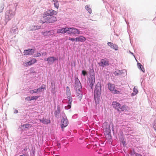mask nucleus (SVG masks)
Returning a JSON list of instances; mask_svg holds the SVG:
<instances>
[{
  "instance_id": "nucleus-13",
  "label": "nucleus",
  "mask_w": 156,
  "mask_h": 156,
  "mask_svg": "<svg viewBox=\"0 0 156 156\" xmlns=\"http://www.w3.org/2000/svg\"><path fill=\"white\" fill-rule=\"evenodd\" d=\"M69 29L68 27L58 29L57 30V32L59 33L64 34L67 32L68 33Z\"/></svg>"
},
{
  "instance_id": "nucleus-21",
  "label": "nucleus",
  "mask_w": 156,
  "mask_h": 156,
  "mask_svg": "<svg viewBox=\"0 0 156 156\" xmlns=\"http://www.w3.org/2000/svg\"><path fill=\"white\" fill-rule=\"evenodd\" d=\"M101 63L102 65H103L104 66H108L109 65L108 61L104 59H102Z\"/></svg>"
},
{
  "instance_id": "nucleus-26",
  "label": "nucleus",
  "mask_w": 156,
  "mask_h": 156,
  "mask_svg": "<svg viewBox=\"0 0 156 156\" xmlns=\"http://www.w3.org/2000/svg\"><path fill=\"white\" fill-rule=\"evenodd\" d=\"M32 126L30 124H24L22 126L23 128H28L31 127Z\"/></svg>"
},
{
  "instance_id": "nucleus-1",
  "label": "nucleus",
  "mask_w": 156,
  "mask_h": 156,
  "mask_svg": "<svg viewBox=\"0 0 156 156\" xmlns=\"http://www.w3.org/2000/svg\"><path fill=\"white\" fill-rule=\"evenodd\" d=\"M75 89L76 90V94L78 98L80 100L82 96V93L81 91L82 86L81 83L77 78L75 80Z\"/></svg>"
},
{
  "instance_id": "nucleus-12",
  "label": "nucleus",
  "mask_w": 156,
  "mask_h": 156,
  "mask_svg": "<svg viewBox=\"0 0 156 156\" xmlns=\"http://www.w3.org/2000/svg\"><path fill=\"white\" fill-rule=\"evenodd\" d=\"M108 46L114 49L115 50H118V47L117 45L115 44H113L111 42H108L107 43Z\"/></svg>"
},
{
  "instance_id": "nucleus-27",
  "label": "nucleus",
  "mask_w": 156,
  "mask_h": 156,
  "mask_svg": "<svg viewBox=\"0 0 156 156\" xmlns=\"http://www.w3.org/2000/svg\"><path fill=\"white\" fill-rule=\"evenodd\" d=\"M54 7L56 8L57 9H58L59 7V3L58 1L56 2H54Z\"/></svg>"
},
{
  "instance_id": "nucleus-41",
  "label": "nucleus",
  "mask_w": 156,
  "mask_h": 156,
  "mask_svg": "<svg viewBox=\"0 0 156 156\" xmlns=\"http://www.w3.org/2000/svg\"><path fill=\"white\" fill-rule=\"evenodd\" d=\"M136 156H142V155L139 154L137 153L136 154Z\"/></svg>"
},
{
  "instance_id": "nucleus-34",
  "label": "nucleus",
  "mask_w": 156,
  "mask_h": 156,
  "mask_svg": "<svg viewBox=\"0 0 156 156\" xmlns=\"http://www.w3.org/2000/svg\"><path fill=\"white\" fill-rule=\"evenodd\" d=\"M40 27V26H34V29L35 30H37L39 29Z\"/></svg>"
},
{
  "instance_id": "nucleus-32",
  "label": "nucleus",
  "mask_w": 156,
  "mask_h": 156,
  "mask_svg": "<svg viewBox=\"0 0 156 156\" xmlns=\"http://www.w3.org/2000/svg\"><path fill=\"white\" fill-rule=\"evenodd\" d=\"M30 93L31 94L37 93V90H31L30 91Z\"/></svg>"
},
{
  "instance_id": "nucleus-44",
  "label": "nucleus",
  "mask_w": 156,
  "mask_h": 156,
  "mask_svg": "<svg viewBox=\"0 0 156 156\" xmlns=\"http://www.w3.org/2000/svg\"><path fill=\"white\" fill-rule=\"evenodd\" d=\"M58 1L57 0H53V2H56V1Z\"/></svg>"
},
{
  "instance_id": "nucleus-31",
  "label": "nucleus",
  "mask_w": 156,
  "mask_h": 156,
  "mask_svg": "<svg viewBox=\"0 0 156 156\" xmlns=\"http://www.w3.org/2000/svg\"><path fill=\"white\" fill-rule=\"evenodd\" d=\"M133 92L134 93V94L135 95L138 92L137 89L135 87H134L133 88Z\"/></svg>"
},
{
  "instance_id": "nucleus-29",
  "label": "nucleus",
  "mask_w": 156,
  "mask_h": 156,
  "mask_svg": "<svg viewBox=\"0 0 156 156\" xmlns=\"http://www.w3.org/2000/svg\"><path fill=\"white\" fill-rule=\"evenodd\" d=\"M39 96H32L31 97V101L32 100H36L38 98Z\"/></svg>"
},
{
  "instance_id": "nucleus-33",
  "label": "nucleus",
  "mask_w": 156,
  "mask_h": 156,
  "mask_svg": "<svg viewBox=\"0 0 156 156\" xmlns=\"http://www.w3.org/2000/svg\"><path fill=\"white\" fill-rule=\"evenodd\" d=\"M49 33H48V36H52L53 34L54 33L53 31H48Z\"/></svg>"
},
{
  "instance_id": "nucleus-5",
  "label": "nucleus",
  "mask_w": 156,
  "mask_h": 156,
  "mask_svg": "<svg viewBox=\"0 0 156 156\" xmlns=\"http://www.w3.org/2000/svg\"><path fill=\"white\" fill-rule=\"evenodd\" d=\"M68 34L71 35H77L80 34V31L76 28L73 27L68 28Z\"/></svg>"
},
{
  "instance_id": "nucleus-36",
  "label": "nucleus",
  "mask_w": 156,
  "mask_h": 156,
  "mask_svg": "<svg viewBox=\"0 0 156 156\" xmlns=\"http://www.w3.org/2000/svg\"><path fill=\"white\" fill-rule=\"evenodd\" d=\"M87 74V72L84 70H83L82 71V74L84 76H85Z\"/></svg>"
},
{
  "instance_id": "nucleus-16",
  "label": "nucleus",
  "mask_w": 156,
  "mask_h": 156,
  "mask_svg": "<svg viewBox=\"0 0 156 156\" xmlns=\"http://www.w3.org/2000/svg\"><path fill=\"white\" fill-rule=\"evenodd\" d=\"M37 62V60L36 59L33 58L30 61L26 62L25 63V64L26 66H29L32 65V64L35 63Z\"/></svg>"
},
{
  "instance_id": "nucleus-19",
  "label": "nucleus",
  "mask_w": 156,
  "mask_h": 156,
  "mask_svg": "<svg viewBox=\"0 0 156 156\" xmlns=\"http://www.w3.org/2000/svg\"><path fill=\"white\" fill-rule=\"evenodd\" d=\"M39 120L40 122H42L44 124H48L50 123V120L49 119H46L43 118L42 119H40Z\"/></svg>"
},
{
  "instance_id": "nucleus-17",
  "label": "nucleus",
  "mask_w": 156,
  "mask_h": 156,
  "mask_svg": "<svg viewBox=\"0 0 156 156\" xmlns=\"http://www.w3.org/2000/svg\"><path fill=\"white\" fill-rule=\"evenodd\" d=\"M129 108L126 105H123L119 109L118 112H121L122 111H126L129 110Z\"/></svg>"
},
{
  "instance_id": "nucleus-9",
  "label": "nucleus",
  "mask_w": 156,
  "mask_h": 156,
  "mask_svg": "<svg viewBox=\"0 0 156 156\" xmlns=\"http://www.w3.org/2000/svg\"><path fill=\"white\" fill-rule=\"evenodd\" d=\"M68 124V121L66 118H63L61 120V126L62 128L66 127Z\"/></svg>"
},
{
  "instance_id": "nucleus-4",
  "label": "nucleus",
  "mask_w": 156,
  "mask_h": 156,
  "mask_svg": "<svg viewBox=\"0 0 156 156\" xmlns=\"http://www.w3.org/2000/svg\"><path fill=\"white\" fill-rule=\"evenodd\" d=\"M90 75L89 80V83L90 84V87L92 88L93 85L95 81L94 73V70H90Z\"/></svg>"
},
{
  "instance_id": "nucleus-38",
  "label": "nucleus",
  "mask_w": 156,
  "mask_h": 156,
  "mask_svg": "<svg viewBox=\"0 0 156 156\" xmlns=\"http://www.w3.org/2000/svg\"><path fill=\"white\" fill-rule=\"evenodd\" d=\"M69 40H70L72 41H75V38H71L69 37Z\"/></svg>"
},
{
  "instance_id": "nucleus-11",
  "label": "nucleus",
  "mask_w": 156,
  "mask_h": 156,
  "mask_svg": "<svg viewBox=\"0 0 156 156\" xmlns=\"http://www.w3.org/2000/svg\"><path fill=\"white\" fill-rule=\"evenodd\" d=\"M34 51V49H28L27 50H25L23 52L24 55H30L33 54Z\"/></svg>"
},
{
  "instance_id": "nucleus-35",
  "label": "nucleus",
  "mask_w": 156,
  "mask_h": 156,
  "mask_svg": "<svg viewBox=\"0 0 156 156\" xmlns=\"http://www.w3.org/2000/svg\"><path fill=\"white\" fill-rule=\"evenodd\" d=\"M66 91L68 93H70V90L69 88V87L67 86L66 87Z\"/></svg>"
},
{
  "instance_id": "nucleus-2",
  "label": "nucleus",
  "mask_w": 156,
  "mask_h": 156,
  "mask_svg": "<svg viewBox=\"0 0 156 156\" xmlns=\"http://www.w3.org/2000/svg\"><path fill=\"white\" fill-rule=\"evenodd\" d=\"M56 17L53 16H43L41 18L40 22L42 23H44L45 22L47 23H51L56 21Z\"/></svg>"
},
{
  "instance_id": "nucleus-37",
  "label": "nucleus",
  "mask_w": 156,
  "mask_h": 156,
  "mask_svg": "<svg viewBox=\"0 0 156 156\" xmlns=\"http://www.w3.org/2000/svg\"><path fill=\"white\" fill-rule=\"evenodd\" d=\"M25 100L27 101H31V97H28L26 98Z\"/></svg>"
},
{
  "instance_id": "nucleus-24",
  "label": "nucleus",
  "mask_w": 156,
  "mask_h": 156,
  "mask_svg": "<svg viewBox=\"0 0 156 156\" xmlns=\"http://www.w3.org/2000/svg\"><path fill=\"white\" fill-rule=\"evenodd\" d=\"M114 74L115 76H119L122 74V72L120 70H117L114 72Z\"/></svg>"
},
{
  "instance_id": "nucleus-25",
  "label": "nucleus",
  "mask_w": 156,
  "mask_h": 156,
  "mask_svg": "<svg viewBox=\"0 0 156 156\" xmlns=\"http://www.w3.org/2000/svg\"><path fill=\"white\" fill-rule=\"evenodd\" d=\"M60 112V110L59 108H57V110H56L55 113V115L56 116L58 115Z\"/></svg>"
},
{
  "instance_id": "nucleus-8",
  "label": "nucleus",
  "mask_w": 156,
  "mask_h": 156,
  "mask_svg": "<svg viewBox=\"0 0 156 156\" xmlns=\"http://www.w3.org/2000/svg\"><path fill=\"white\" fill-rule=\"evenodd\" d=\"M103 127L104 129V133H111V129L110 126L107 124L106 122L103 124Z\"/></svg>"
},
{
  "instance_id": "nucleus-28",
  "label": "nucleus",
  "mask_w": 156,
  "mask_h": 156,
  "mask_svg": "<svg viewBox=\"0 0 156 156\" xmlns=\"http://www.w3.org/2000/svg\"><path fill=\"white\" fill-rule=\"evenodd\" d=\"M86 9L88 11L90 14L92 12L91 9L88 6L86 5L85 7Z\"/></svg>"
},
{
  "instance_id": "nucleus-6",
  "label": "nucleus",
  "mask_w": 156,
  "mask_h": 156,
  "mask_svg": "<svg viewBox=\"0 0 156 156\" xmlns=\"http://www.w3.org/2000/svg\"><path fill=\"white\" fill-rule=\"evenodd\" d=\"M57 12L54 10L50 9L44 12L43 14V16H49L53 15H56L57 14Z\"/></svg>"
},
{
  "instance_id": "nucleus-10",
  "label": "nucleus",
  "mask_w": 156,
  "mask_h": 156,
  "mask_svg": "<svg viewBox=\"0 0 156 156\" xmlns=\"http://www.w3.org/2000/svg\"><path fill=\"white\" fill-rule=\"evenodd\" d=\"M58 60V58L53 57H49L47 59V61L48 62V63L49 64H51L53 63L54 62Z\"/></svg>"
},
{
  "instance_id": "nucleus-14",
  "label": "nucleus",
  "mask_w": 156,
  "mask_h": 156,
  "mask_svg": "<svg viewBox=\"0 0 156 156\" xmlns=\"http://www.w3.org/2000/svg\"><path fill=\"white\" fill-rule=\"evenodd\" d=\"M86 40V38L84 37L81 36L75 38V41L76 42H84Z\"/></svg>"
},
{
  "instance_id": "nucleus-39",
  "label": "nucleus",
  "mask_w": 156,
  "mask_h": 156,
  "mask_svg": "<svg viewBox=\"0 0 156 156\" xmlns=\"http://www.w3.org/2000/svg\"><path fill=\"white\" fill-rule=\"evenodd\" d=\"M41 54L40 53H37L36 54V55L35 57H40L41 56Z\"/></svg>"
},
{
  "instance_id": "nucleus-30",
  "label": "nucleus",
  "mask_w": 156,
  "mask_h": 156,
  "mask_svg": "<svg viewBox=\"0 0 156 156\" xmlns=\"http://www.w3.org/2000/svg\"><path fill=\"white\" fill-rule=\"evenodd\" d=\"M48 31H46L45 32H42V34L44 36H48Z\"/></svg>"
},
{
  "instance_id": "nucleus-18",
  "label": "nucleus",
  "mask_w": 156,
  "mask_h": 156,
  "mask_svg": "<svg viewBox=\"0 0 156 156\" xmlns=\"http://www.w3.org/2000/svg\"><path fill=\"white\" fill-rule=\"evenodd\" d=\"M112 105L113 107L117 109V111H118L119 109L121 107V105L116 101H113L112 102Z\"/></svg>"
},
{
  "instance_id": "nucleus-42",
  "label": "nucleus",
  "mask_w": 156,
  "mask_h": 156,
  "mask_svg": "<svg viewBox=\"0 0 156 156\" xmlns=\"http://www.w3.org/2000/svg\"><path fill=\"white\" fill-rule=\"evenodd\" d=\"M18 112V110H15L14 111V113H17Z\"/></svg>"
},
{
  "instance_id": "nucleus-45",
  "label": "nucleus",
  "mask_w": 156,
  "mask_h": 156,
  "mask_svg": "<svg viewBox=\"0 0 156 156\" xmlns=\"http://www.w3.org/2000/svg\"><path fill=\"white\" fill-rule=\"evenodd\" d=\"M44 60H45V61H46V59H45H45H44Z\"/></svg>"
},
{
  "instance_id": "nucleus-43",
  "label": "nucleus",
  "mask_w": 156,
  "mask_h": 156,
  "mask_svg": "<svg viewBox=\"0 0 156 156\" xmlns=\"http://www.w3.org/2000/svg\"><path fill=\"white\" fill-rule=\"evenodd\" d=\"M19 156H25V155L24 154H23V155H20Z\"/></svg>"
},
{
  "instance_id": "nucleus-40",
  "label": "nucleus",
  "mask_w": 156,
  "mask_h": 156,
  "mask_svg": "<svg viewBox=\"0 0 156 156\" xmlns=\"http://www.w3.org/2000/svg\"><path fill=\"white\" fill-rule=\"evenodd\" d=\"M42 54V55H47V53L46 52H44Z\"/></svg>"
},
{
  "instance_id": "nucleus-3",
  "label": "nucleus",
  "mask_w": 156,
  "mask_h": 156,
  "mask_svg": "<svg viewBox=\"0 0 156 156\" xmlns=\"http://www.w3.org/2000/svg\"><path fill=\"white\" fill-rule=\"evenodd\" d=\"M101 93V85L100 83H98L96 85L94 91V99L96 101V100H98L99 99Z\"/></svg>"
},
{
  "instance_id": "nucleus-22",
  "label": "nucleus",
  "mask_w": 156,
  "mask_h": 156,
  "mask_svg": "<svg viewBox=\"0 0 156 156\" xmlns=\"http://www.w3.org/2000/svg\"><path fill=\"white\" fill-rule=\"evenodd\" d=\"M137 65L138 67H139V69L142 70L143 73L145 72V69L142 65L140 63H138Z\"/></svg>"
},
{
  "instance_id": "nucleus-15",
  "label": "nucleus",
  "mask_w": 156,
  "mask_h": 156,
  "mask_svg": "<svg viewBox=\"0 0 156 156\" xmlns=\"http://www.w3.org/2000/svg\"><path fill=\"white\" fill-rule=\"evenodd\" d=\"M68 98L69 99L68 105L67 107H65L66 109H69L71 108V105L72 101V98L70 96H68Z\"/></svg>"
},
{
  "instance_id": "nucleus-7",
  "label": "nucleus",
  "mask_w": 156,
  "mask_h": 156,
  "mask_svg": "<svg viewBox=\"0 0 156 156\" xmlns=\"http://www.w3.org/2000/svg\"><path fill=\"white\" fill-rule=\"evenodd\" d=\"M108 89L111 91V92L114 94H122L120 91L116 90H115V85L113 84H108Z\"/></svg>"
},
{
  "instance_id": "nucleus-20",
  "label": "nucleus",
  "mask_w": 156,
  "mask_h": 156,
  "mask_svg": "<svg viewBox=\"0 0 156 156\" xmlns=\"http://www.w3.org/2000/svg\"><path fill=\"white\" fill-rule=\"evenodd\" d=\"M46 89V87L44 85H43L41 87L37 88V92H42Z\"/></svg>"
},
{
  "instance_id": "nucleus-23",
  "label": "nucleus",
  "mask_w": 156,
  "mask_h": 156,
  "mask_svg": "<svg viewBox=\"0 0 156 156\" xmlns=\"http://www.w3.org/2000/svg\"><path fill=\"white\" fill-rule=\"evenodd\" d=\"M105 136L106 138L109 140L111 139L112 138L111 133H105Z\"/></svg>"
}]
</instances>
